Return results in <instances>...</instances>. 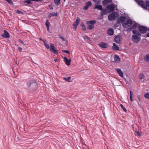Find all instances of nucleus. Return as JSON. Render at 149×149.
I'll return each instance as SVG.
<instances>
[{
    "mask_svg": "<svg viewBox=\"0 0 149 149\" xmlns=\"http://www.w3.org/2000/svg\"><path fill=\"white\" fill-rule=\"evenodd\" d=\"M140 5L141 7L145 9H146V6L145 4V3L142 1H139V0H135Z\"/></svg>",
    "mask_w": 149,
    "mask_h": 149,
    "instance_id": "6e6552de",
    "label": "nucleus"
},
{
    "mask_svg": "<svg viewBox=\"0 0 149 149\" xmlns=\"http://www.w3.org/2000/svg\"><path fill=\"white\" fill-rule=\"evenodd\" d=\"M43 42L44 43V45L46 47V48L47 49H49V50L52 52L54 54H57L58 52L57 50L55 49V47L54 45V44L50 43V45L51 47H50L49 45L47 44L45 40H43Z\"/></svg>",
    "mask_w": 149,
    "mask_h": 149,
    "instance_id": "f257e3e1",
    "label": "nucleus"
},
{
    "mask_svg": "<svg viewBox=\"0 0 149 149\" xmlns=\"http://www.w3.org/2000/svg\"><path fill=\"white\" fill-rule=\"evenodd\" d=\"M78 25H77V24H75L74 23L73 24V29L75 31L76 30L77 26Z\"/></svg>",
    "mask_w": 149,
    "mask_h": 149,
    "instance_id": "c85d7f7f",
    "label": "nucleus"
},
{
    "mask_svg": "<svg viewBox=\"0 0 149 149\" xmlns=\"http://www.w3.org/2000/svg\"><path fill=\"white\" fill-rule=\"evenodd\" d=\"M93 1L97 3H98L100 1V0H93Z\"/></svg>",
    "mask_w": 149,
    "mask_h": 149,
    "instance_id": "37998d69",
    "label": "nucleus"
},
{
    "mask_svg": "<svg viewBox=\"0 0 149 149\" xmlns=\"http://www.w3.org/2000/svg\"><path fill=\"white\" fill-rule=\"evenodd\" d=\"M139 30L140 32L142 33H144L146 32L148 30V29L146 27L140 26L139 27Z\"/></svg>",
    "mask_w": 149,
    "mask_h": 149,
    "instance_id": "423d86ee",
    "label": "nucleus"
},
{
    "mask_svg": "<svg viewBox=\"0 0 149 149\" xmlns=\"http://www.w3.org/2000/svg\"><path fill=\"white\" fill-rule=\"evenodd\" d=\"M91 38H84V39L85 41H86V42H89L88 41L89 40H91L90 39Z\"/></svg>",
    "mask_w": 149,
    "mask_h": 149,
    "instance_id": "c9c22d12",
    "label": "nucleus"
},
{
    "mask_svg": "<svg viewBox=\"0 0 149 149\" xmlns=\"http://www.w3.org/2000/svg\"><path fill=\"white\" fill-rule=\"evenodd\" d=\"M54 61L55 62H56L57 61V59H54Z\"/></svg>",
    "mask_w": 149,
    "mask_h": 149,
    "instance_id": "13d9d810",
    "label": "nucleus"
},
{
    "mask_svg": "<svg viewBox=\"0 0 149 149\" xmlns=\"http://www.w3.org/2000/svg\"><path fill=\"white\" fill-rule=\"evenodd\" d=\"M132 96H130V99L131 102H132L133 101H134V99H133L132 98Z\"/></svg>",
    "mask_w": 149,
    "mask_h": 149,
    "instance_id": "09e8293b",
    "label": "nucleus"
},
{
    "mask_svg": "<svg viewBox=\"0 0 149 149\" xmlns=\"http://www.w3.org/2000/svg\"><path fill=\"white\" fill-rule=\"evenodd\" d=\"M126 18L124 16H121L117 20V24H120L123 23L126 19Z\"/></svg>",
    "mask_w": 149,
    "mask_h": 149,
    "instance_id": "0eeeda50",
    "label": "nucleus"
},
{
    "mask_svg": "<svg viewBox=\"0 0 149 149\" xmlns=\"http://www.w3.org/2000/svg\"><path fill=\"white\" fill-rule=\"evenodd\" d=\"M49 8L50 9H53V7L52 6V5H49Z\"/></svg>",
    "mask_w": 149,
    "mask_h": 149,
    "instance_id": "8fccbe9b",
    "label": "nucleus"
},
{
    "mask_svg": "<svg viewBox=\"0 0 149 149\" xmlns=\"http://www.w3.org/2000/svg\"><path fill=\"white\" fill-rule=\"evenodd\" d=\"M6 1H7L8 3L11 4H12L13 3V2L11 0H7Z\"/></svg>",
    "mask_w": 149,
    "mask_h": 149,
    "instance_id": "ea45409f",
    "label": "nucleus"
},
{
    "mask_svg": "<svg viewBox=\"0 0 149 149\" xmlns=\"http://www.w3.org/2000/svg\"><path fill=\"white\" fill-rule=\"evenodd\" d=\"M141 38H132V40L135 43H137L140 40Z\"/></svg>",
    "mask_w": 149,
    "mask_h": 149,
    "instance_id": "dca6fc26",
    "label": "nucleus"
},
{
    "mask_svg": "<svg viewBox=\"0 0 149 149\" xmlns=\"http://www.w3.org/2000/svg\"><path fill=\"white\" fill-rule=\"evenodd\" d=\"M132 32L134 34L138 35L139 33V31L136 30H134L132 31Z\"/></svg>",
    "mask_w": 149,
    "mask_h": 149,
    "instance_id": "c756f323",
    "label": "nucleus"
},
{
    "mask_svg": "<svg viewBox=\"0 0 149 149\" xmlns=\"http://www.w3.org/2000/svg\"><path fill=\"white\" fill-rule=\"evenodd\" d=\"M148 31H149V27L148 28Z\"/></svg>",
    "mask_w": 149,
    "mask_h": 149,
    "instance_id": "0e129e2a",
    "label": "nucleus"
},
{
    "mask_svg": "<svg viewBox=\"0 0 149 149\" xmlns=\"http://www.w3.org/2000/svg\"><path fill=\"white\" fill-rule=\"evenodd\" d=\"M19 42L21 43L23 45H25V44L24 43V42L21 40L20 39H19Z\"/></svg>",
    "mask_w": 149,
    "mask_h": 149,
    "instance_id": "c03bdc74",
    "label": "nucleus"
},
{
    "mask_svg": "<svg viewBox=\"0 0 149 149\" xmlns=\"http://www.w3.org/2000/svg\"><path fill=\"white\" fill-rule=\"evenodd\" d=\"M135 132L136 133L137 136H141V134L138 132Z\"/></svg>",
    "mask_w": 149,
    "mask_h": 149,
    "instance_id": "a18cd8bd",
    "label": "nucleus"
},
{
    "mask_svg": "<svg viewBox=\"0 0 149 149\" xmlns=\"http://www.w3.org/2000/svg\"><path fill=\"white\" fill-rule=\"evenodd\" d=\"M144 97L146 98L149 99V93H146L144 95Z\"/></svg>",
    "mask_w": 149,
    "mask_h": 149,
    "instance_id": "4c0bfd02",
    "label": "nucleus"
},
{
    "mask_svg": "<svg viewBox=\"0 0 149 149\" xmlns=\"http://www.w3.org/2000/svg\"><path fill=\"white\" fill-rule=\"evenodd\" d=\"M64 79L67 81H70L71 79V77H68L66 78H64Z\"/></svg>",
    "mask_w": 149,
    "mask_h": 149,
    "instance_id": "72a5a7b5",
    "label": "nucleus"
},
{
    "mask_svg": "<svg viewBox=\"0 0 149 149\" xmlns=\"http://www.w3.org/2000/svg\"><path fill=\"white\" fill-rule=\"evenodd\" d=\"M18 49L19 50V52H20L22 50V48L21 47H18Z\"/></svg>",
    "mask_w": 149,
    "mask_h": 149,
    "instance_id": "de8ad7c7",
    "label": "nucleus"
},
{
    "mask_svg": "<svg viewBox=\"0 0 149 149\" xmlns=\"http://www.w3.org/2000/svg\"><path fill=\"white\" fill-rule=\"evenodd\" d=\"M132 23V20L130 19H127L124 22H123L122 25L124 28H127L131 26Z\"/></svg>",
    "mask_w": 149,
    "mask_h": 149,
    "instance_id": "7ed1b4c3",
    "label": "nucleus"
},
{
    "mask_svg": "<svg viewBox=\"0 0 149 149\" xmlns=\"http://www.w3.org/2000/svg\"><path fill=\"white\" fill-rule=\"evenodd\" d=\"M27 85L30 88L33 90H35L37 88V84L35 80H31L28 82Z\"/></svg>",
    "mask_w": 149,
    "mask_h": 149,
    "instance_id": "f03ea898",
    "label": "nucleus"
},
{
    "mask_svg": "<svg viewBox=\"0 0 149 149\" xmlns=\"http://www.w3.org/2000/svg\"><path fill=\"white\" fill-rule=\"evenodd\" d=\"M94 27V26L91 25H89L88 26L87 29L88 30H91L93 29Z\"/></svg>",
    "mask_w": 149,
    "mask_h": 149,
    "instance_id": "bb28decb",
    "label": "nucleus"
},
{
    "mask_svg": "<svg viewBox=\"0 0 149 149\" xmlns=\"http://www.w3.org/2000/svg\"><path fill=\"white\" fill-rule=\"evenodd\" d=\"M15 12L18 14H20L21 13V12L18 10H16Z\"/></svg>",
    "mask_w": 149,
    "mask_h": 149,
    "instance_id": "49530a36",
    "label": "nucleus"
},
{
    "mask_svg": "<svg viewBox=\"0 0 149 149\" xmlns=\"http://www.w3.org/2000/svg\"><path fill=\"white\" fill-rule=\"evenodd\" d=\"M86 5L87 6H88L89 7L91 5V1H88V2L86 3Z\"/></svg>",
    "mask_w": 149,
    "mask_h": 149,
    "instance_id": "58836bf2",
    "label": "nucleus"
},
{
    "mask_svg": "<svg viewBox=\"0 0 149 149\" xmlns=\"http://www.w3.org/2000/svg\"><path fill=\"white\" fill-rule=\"evenodd\" d=\"M144 58L146 61H149V54L146 55Z\"/></svg>",
    "mask_w": 149,
    "mask_h": 149,
    "instance_id": "5701e85b",
    "label": "nucleus"
},
{
    "mask_svg": "<svg viewBox=\"0 0 149 149\" xmlns=\"http://www.w3.org/2000/svg\"><path fill=\"white\" fill-rule=\"evenodd\" d=\"M107 33L110 35H113V30L111 28H109L107 31Z\"/></svg>",
    "mask_w": 149,
    "mask_h": 149,
    "instance_id": "f3484780",
    "label": "nucleus"
},
{
    "mask_svg": "<svg viewBox=\"0 0 149 149\" xmlns=\"http://www.w3.org/2000/svg\"><path fill=\"white\" fill-rule=\"evenodd\" d=\"M62 51L63 52H65L67 54H70L69 51L68 50H63Z\"/></svg>",
    "mask_w": 149,
    "mask_h": 149,
    "instance_id": "e433bc0d",
    "label": "nucleus"
},
{
    "mask_svg": "<svg viewBox=\"0 0 149 149\" xmlns=\"http://www.w3.org/2000/svg\"><path fill=\"white\" fill-rule=\"evenodd\" d=\"M122 38H114V41L117 43L120 44L122 41Z\"/></svg>",
    "mask_w": 149,
    "mask_h": 149,
    "instance_id": "9b49d317",
    "label": "nucleus"
},
{
    "mask_svg": "<svg viewBox=\"0 0 149 149\" xmlns=\"http://www.w3.org/2000/svg\"><path fill=\"white\" fill-rule=\"evenodd\" d=\"M130 96H132L133 93L131 91H130Z\"/></svg>",
    "mask_w": 149,
    "mask_h": 149,
    "instance_id": "3c124183",
    "label": "nucleus"
},
{
    "mask_svg": "<svg viewBox=\"0 0 149 149\" xmlns=\"http://www.w3.org/2000/svg\"><path fill=\"white\" fill-rule=\"evenodd\" d=\"M137 98L139 99V101H140V96L139 95H138L137 96Z\"/></svg>",
    "mask_w": 149,
    "mask_h": 149,
    "instance_id": "5fc2aeb1",
    "label": "nucleus"
},
{
    "mask_svg": "<svg viewBox=\"0 0 149 149\" xmlns=\"http://www.w3.org/2000/svg\"><path fill=\"white\" fill-rule=\"evenodd\" d=\"M80 18L79 17H77V19L75 21V22H74L76 24H77V25H79L80 22Z\"/></svg>",
    "mask_w": 149,
    "mask_h": 149,
    "instance_id": "393cba45",
    "label": "nucleus"
},
{
    "mask_svg": "<svg viewBox=\"0 0 149 149\" xmlns=\"http://www.w3.org/2000/svg\"><path fill=\"white\" fill-rule=\"evenodd\" d=\"M131 45V43H130L129 45L130 46Z\"/></svg>",
    "mask_w": 149,
    "mask_h": 149,
    "instance_id": "680f3d73",
    "label": "nucleus"
},
{
    "mask_svg": "<svg viewBox=\"0 0 149 149\" xmlns=\"http://www.w3.org/2000/svg\"><path fill=\"white\" fill-rule=\"evenodd\" d=\"M98 45L100 47L104 48H107L108 46V44L104 42H101Z\"/></svg>",
    "mask_w": 149,
    "mask_h": 149,
    "instance_id": "1a4fd4ad",
    "label": "nucleus"
},
{
    "mask_svg": "<svg viewBox=\"0 0 149 149\" xmlns=\"http://www.w3.org/2000/svg\"><path fill=\"white\" fill-rule=\"evenodd\" d=\"M132 37L133 38V37H137L136 36L133 35Z\"/></svg>",
    "mask_w": 149,
    "mask_h": 149,
    "instance_id": "4d7b16f0",
    "label": "nucleus"
},
{
    "mask_svg": "<svg viewBox=\"0 0 149 149\" xmlns=\"http://www.w3.org/2000/svg\"><path fill=\"white\" fill-rule=\"evenodd\" d=\"M84 37H87V38H88V37L87 36H85Z\"/></svg>",
    "mask_w": 149,
    "mask_h": 149,
    "instance_id": "e2e57ef3",
    "label": "nucleus"
},
{
    "mask_svg": "<svg viewBox=\"0 0 149 149\" xmlns=\"http://www.w3.org/2000/svg\"><path fill=\"white\" fill-rule=\"evenodd\" d=\"M120 60L119 56L117 55L114 56V60L116 62H118Z\"/></svg>",
    "mask_w": 149,
    "mask_h": 149,
    "instance_id": "412c9836",
    "label": "nucleus"
},
{
    "mask_svg": "<svg viewBox=\"0 0 149 149\" xmlns=\"http://www.w3.org/2000/svg\"><path fill=\"white\" fill-rule=\"evenodd\" d=\"M57 16V13H55L54 12H53L52 13H50L48 15V17H52L56 16Z\"/></svg>",
    "mask_w": 149,
    "mask_h": 149,
    "instance_id": "a211bd4d",
    "label": "nucleus"
},
{
    "mask_svg": "<svg viewBox=\"0 0 149 149\" xmlns=\"http://www.w3.org/2000/svg\"><path fill=\"white\" fill-rule=\"evenodd\" d=\"M137 24L136 23H134L132 25V27L133 29H135L136 28L137 25Z\"/></svg>",
    "mask_w": 149,
    "mask_h": 149,
    "instance_id": "7c9ffc66",
    "label": "nucleus"
},
{
    "mask_svg": "<svg viewBox=\"0 0 149 149\" xmlns=\"http://www.w3.org/2000/svg\"><path fill=\"white\" fill-rule=\"evenodd\" d=\"M116 38L118 37L117 36H116Z\"/></svg>",
    "mask_w": 149,
    "mask_h": 149,
    "instance_id": "338daca9",
    "label": "nucleus"
},
{
    "mask_svg": "<svg viewBox=\"0 0 149 149\" xmlns=\"http://www.w3.org/2000/svg\"><path fill=\"white\" fill-rule=\"evenodd\" d=\"M81 25L82 27V30H83V31H84L86 29V28L84 24V23H82L81 24Z\"/></svg>",
    "mask_w": 149,
    "mask_h": 149,
    "instance_id": "a878e982",
    "label": "nucleus"
},
{
    "mask_svg": "<svg viewBox=\"0 0 149 149\" xmlns=\"http://www.w3.org/2000/svg\"><path fill=\"white\" fill-rule=\"evenodd\" d=\"M120 106L123 109V111H125V112H126L127 111V110H126V109L123 106V104H120Z\"/></svg>",
    "mask_w": 149,
    "mask_h": 149,
    "instance_id": "473e14b6",
    "label": "nucleus"
},
{
    "mask_svg": "<svg viewBox=\"0 0 149 149\" xmlns=\"http://www.w3.org/2000/svg\"><path fill=\"white\" fill-rule=\"evenodd\" d=\"M96 22V21L95 20H92L86 21V24L88 25L91 24V25H93L94 24H95Z\"/></svg>",
    "mask_w": 149,
    "mask_h": 149,
    "instance_id": "4468645a",
    "label": "nucleus"
},
{
    "mask_svg": "<svg viewBox=\"0 0 149 149\" xmlns=\"http://www.w3.org/2000/svg\"><path fill=\"white\" fill-rule=\"evenodd\" d=\"M40 40H42L43 41V40H42V38H40Z\"/></svg>",
    "mask_w": 149,
    "mask_h": 149,
    "instance_id": "bf43d9fd",
    "label": "nucleus"
},
{
    "mask_svg": "<svg viewBox=\"0 0 149 149\" xmlns=\"http://www.w3.org/2000/svg\"><path fill=\"white\" fill-rule=\"evenodd\" d=\"M6 0V1H7V0Z\"/></svg>",
    "mask_w": 149,
    "mask_h": 149,
    "instance_id": "774afa93",
    "label": "nucleus"
},
{
    "mask_svg": "<svg viewBox=\"0 0 149 149\" xmlns=\"http://www.w3.org/2000/svg\"><path fill=\"white\" fill-rule=\"evenodd\" d=\"M66 0H63L64 2H65Z\"/></svg>",
    "mask_w": 149,
    "mask_h": 149,
    "instance_id": "69168bd1",
    "label": "nucleus"
},
{
    "mask_svg": "<svg viewBox=\"0 0 149 149\" xmlns=\"http://www.w3.org/2000/svg\"><path fill=\"white\" fill-rule=\"evenodd\" d=\"M88 7H88V6H87L86 5L84 7V9L85 10H87Z\"/></svg>",
    "mask_w": 149,
    "mask_h": 149,
    "instance_id": "79ce46f5",
    "label": "nucleus"
},
{
    "mask_svg": "<svg viewBox=\"0 0 149 149\" xmlns=\"http://www.w3.org/2000/svg\"><path fill=\"white\" fill-rule=\"evenodd\" d=\"M112 49L113 50H117L119 49V48L116 44L115 43H114L113 44V45L112 46Z\"/></svg>",
    "mask_w": 149,
    "mask_h": 149,
    "instance_id": "2eb2a0df",
    "label": "nucleus"
},
{
    "mask_svg": "<svg viewBox=\"0 0 149 149\" xmlns=\"http://www.w3.org/2000/svg\"><path fill=\"white\" fill-rule=\"evenodd\" d=\"M146 37H149V33L147 34Z\"/></svg>",
    "mask_w": 149,
    "mask_h": 149,
    "instance_id": "6e6d98bb",
    "label": "nucleus"
},
{
    "mask_svg": "<svg viewBox=\"0 0 149 149\" xmlns=\"http://www.w3.org/2000/svg\"><path fill=\"white\" fill-rule=\"evenodd\" d=\"M117 14L116 13L114 12L109 14L108 16L109 19L110 21H113L115 19Z\"/></svg>",
    "mask_w": 149,
    "mask_h": 149,
    "instance_id": "39448f33",
    "label": "nucleus"
},
{
    "mask_svg": "<svg viewBox=\"0 0 149 149\" xmlns=\"http://www.w3.org/2000/svg\"><path fill=\"white\" fill-rule=\"evenodd\" d=\"M59 43L63 46H66L68 44V40L66 38H60L59 40Z\"/></svg>",
    "mask_w": 149,
    "mask_h": 149,
    "instance_id": "20e7f679",
    "label": "nucleus"
},
{
    "mask_svg": "<svg viewBox=\"0 0 149 149\" xmlns=\"http://www.w3.org/2000/svg\"><path fill=\"white\" fill-rule=\"evenodd\" d=\"M54 1L57 6L60 4V0H54Z\"/></svg>",
    "mask_w": 149,
    "mask_h": 149,
    "instance_id": "b1692460",
    "label": "nucleus"
},
{
    "mask_svg": "<svg viewBox=\"0 0 149 149\" xmlns=\"http://www.w3.org/2000/svg\"><path fill=\"white\" fill-rule=\"evenodd\" d=\"M116 70L119 75L121 77H123V72L121 70V69L120 68H117L116 69Z\"/></svg>",
    "mask_w": 149,
    "mask_h": 149,
    "instance_id": "9d476101",
    "label": "nucleus"
},
{
    "mask_svg": "<svg viewBox=\"0 0 149 149\" xmlns=\"http://www.w3.org/2000/svg\"><path fill=\"white\" fill-rule=\"evenodd\" d=\"M146 5H146V6H148V7L149 6V1H146Z\"/></svg>",
    "mask_w": 149,
    "mask_h": 149,
    "instance_id": "a19ab883",
    "label": "nucleus"
},
{
    "mask_svg": "<svg viewBox=\"0 0 149 149\" xmlns=\"http://www.w3.org/2000/svg\"><path fill=\"white\" fill-rule=\"evenodd\" d=\"M31 1H32V0H26L24 1V3H27L28 4H30L31 3Z\"/></svg>",
    "mask_w": 149,
    "mask_h": 149,
    "instance_id": "f704fd0d",
    "label": "nucleus"
},
{
    "mask_svg": "<svg viewBox=\"0 0 149 149\" xmlns=\"http://www.w3.org/2000/svg\"><path fill=\"white\" fill-rule=\"evenodd\" d=\"M64 59L65 63L67 65H70L71 62V59H68L67 58L65 57H64Z\"/></svg>",
    "mask_w": 149,
    "mask_h": 149,
    "instance_id": "ddd939ff",
    "label": "nucleus"
},
{
    "mask_svg": "<svg viewBox=\"0 0 149 149\" xmlns=\"http://www.w3.org/2000/svg\"><path fill=\"white\" fill-rule=\"evenodd\" d=\"M50 23L48 20H47L46 22V26L48 31H49Z\"/></svg>",
    "mask_w": 149,
    "mask_h": 149,
    "instance_id": "6ab92c4d",
    "label": "nucleus"
},
{
    "mask_svg": "<svg viewBox=\"0 0 149 149\" xmlns=\"http://www.w3.org/2000/svg\"><path fill=\"white\" fill-rule=\"evenodd\" d=\"M108 2V1H107L106 0H104L103 1V3H107Z\"/></svg>",
    "mask_w": 149,
    "mask_h": 149,
    "instance_id": "603ef678",
    "label": "nucleus"
},
{
    "mask_svg": "<svg viewBox=\"0 0 149 149\" xmlns=\"http://www.w3.org/2000/svg\"><path fill=\"white\" fill-rule=\"evenodd\" d=\"M102 7L101 5H95V7L94 8V9H97L99 10H102Z\"/></svg>",
    "mask_w": 149,
    "mask_h": 149,
    "instance_id": "aec40b11",
    "label": "nucleus"
},
{
    "mask_svg": "<svg viewBox=\"0 0 149 149\" xmlns=\"http://www.w3.org/2000/svg\"><path fill=\"white\" fill-rule=\"evenodd\" d=\"M102 12L100 13L101 15H104L106 13V10L105 9L102 8Z\"/></svg>",
    "mask_w": 149,
    "mask_h": 149,
    "instance_id": "cd10ccee",
    "label": "nucleus"
},
{
    "mask_svg": "<svg viewBox=\"0 0 149 149\" xmlns=\"http://www.w3.org/2000/svg\"><path fill=\"white\" fill-rule=\"evenodd\" d=\"M108 8L111 11H113L114 10V7L112 5H111L108 7Z\"/></svg>",
    "mask_w": 149,
    "mask_h": 149,
    "instance_id": "4be33fe9",
    "label": "nucleus"
},
{
    "mask_svg": "<svg viewBox=\"0 0 149 149\" xmlns=\"http://www.w3.org/2000/svg\"><path fill=\"white\" fill-rule=\"evenodd\" d=\"M144 75L143 74H140L139 75V78L140 79H143L144 78Z\"/></svg>",
    "mask_w": 149,
    "mask_h": 149,
    "instance_id": "2f4dec72",
    "label": "nucleus"
},
{
    "mask_svg": "<svg viewBox=\"0 0 149 149\" xmlns=\"http://www.w3.org/2000/svg\"><path fill=\"white\" fill-rule=\"evenodd\" d=\"M1 36L3 37H10L9 33L6 30H4V33Z\"/></svg>",
    "mask_w": 149,
    "mask_h": 149,
    "instance_id": "f8f14e48",
    "label": "nucleus"
},
{
    "mask_svg": "<svg viewBox=\"0 0 149 149\" xmlns=\"http://www.w3.org/2000/svg\"><path fill=\"white\" fill-rule=\"evenodd\" d=\"M114 26H115V27H116V26H117V24H115V25H114Z\"/></svg>",
    "mask_w": 149,
    "mask_h": 149,
    "instance_id": "052dcab7",
    "label": "nucleus"
},
{
    "mask_svg": "<svg viewBox=\"0 0 149 149\" xmlns=\"http://www.w3.org/2000/svg\"><path fill=\"white\" fill-rule=\"evenodd\" d=\"M42 0H32V1H42Z\"/></svg>",
    "mask_w": 149,
    "mask_h": 149,
    "instance_id": "864d4df0",
    "label": "nucleus"
}]
</instances>
